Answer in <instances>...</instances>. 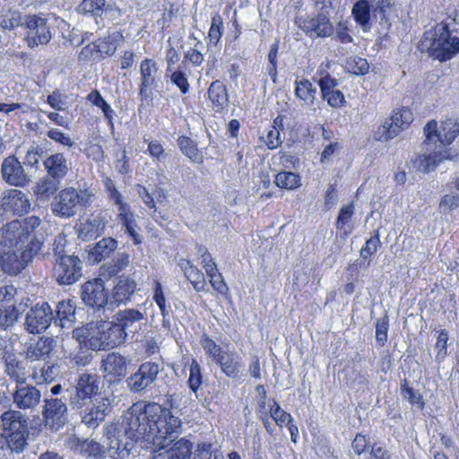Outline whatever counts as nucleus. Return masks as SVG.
<instances>
[{"instance_id":"34","label":"nucleus","mask_w":459,"mask_h":459,"mask_svg":"<svg viewBox=\"0 0 459 459\" xmlns=\"http://www.w3.org/2000/svg\"><path fill=\"white\" fill-rule=\"evenodd\" d=\"M43 247V242L38 238L35 234L30 237V239L26 241L25 244L21 245L17 247L22 261H23L26 267L32 263L34 257H36Z\"/></svg>"},{"instance_id":"42","label":"nucleus","mask_w":459,"mask_h":459,"mask_svg":"<svg viewBox=\"0 0 459 459\" xmlns=\"http://www.w3.org/2000/svg\"><path fill=\"white\" fill-rule=\"evenodd\" d=\"M29 429L2 436L6 440L8 447L15 453H22L28 446Z\"/></svg>"},{"instance_id":"60","label":"nucleus","mask_w":459,"mask_h":459,"mask_svg":"<svg viewBox=\"0 0 459 459\" xmlns=\"http://www.w3.org/2000/svg\"><path fill=\"white\" fill-rule=\"evenodd\" d=\"M59 374V368L49 362H46L40 368V376L38 377L37 373H33L35 379H39L42 382H52Z\"/></svg>"},{"instance_id":"18","label":"nucleus","mask_w":459,"mask_h":459,"mask_svg":"<svg viewBox=\"0 0 459 459\" xmlns=\"http://www.w3.org/2000/svg\"><path fill=\"white\" fill-rule=\"evenodd\" d=\"M0 359L4 364V373L15 385L23 384L28 378V370L24 361L19 359L7 347L1 350Z\"/></svg>"},{"instance_id":"61","label":"nucleus","mask_w":459,"mask_h":459,"mask_svg":"<svg viewBox=\"0 0 459 459\" xmlns=\"http://www.w3.org/2000/svg\"><path fill=\"white\" fill-rule=\"evenodd\" d=\"M381 245L378 230L366 241L365 246L360 249V256L364 259L377 253L378 247Z\"/></svg>"},{"instance_id":"1","label":"nucleus","mask_w":459,"mask_h":459,"mask_svg":"<svg viewBox=\"0 0 459 459\" xmlns=\"http://www.w3.org/2000/svg\"><path fill=\"white\" fill-rule=\"evenodd\" d=\"M180 429L181 420L169 409L156 403L138 402L123 414L121 422L107 426L105 450L97 442L91 444V449L97 454L107 453L113 459H125L140 439L167 448L178 438Z\"/></svg>"},{"instance_id":"53","label":"nucleus","mask_w":459,"mask_h":459,"mask_svg":"<svg viewBox=\"0 0 459 459\" xmlns=\"http://www.w3.org/2000/svg\"><path fill=\"white\" fill-rule=\"evenodd\" d=\"M348 71L356 75H364L368 74L369 65L367 59L360 56H351L346 61Z\"/></svg>"},{"instance_id":"5","label":"nucleus","mask_w":459,"mask_h":459,"mask_svg":"<svg viewBox=\"0 0 459 459\" xmlns=\"http://www.w3.org/2000/svg\"><path fill=\"white\" fill-rule=\"evenodd\" d=\"M423 133L425 135L423 144L425 146L434 150L443 149L449 145L458 135L459 123L454 118H447L442 121L440 127H438L436 120H430L425 125Z\"/></svg>"},{"instance_id":"59","label":"nucleus","mask_w":459,"mask_h":459,"mask_svg":"<svg viewBox=\"0 0 459 459\" xmlns=\"http://www.w3.org/2000/svg\"><path fill=\"white\" fill-rule=\"evenodd\" d=\"M389 327V319L385 314L378 318L376 323V340L380 346H384L387 341V332Z\"/></svg>"},{"instance_id":"32","label":"nucleus","mask_w":459,"mask_h":459,"mask_svg":"<svg viewBox=\"0 0 459 459\" xmlns=\"http://www.w3.org/2000/svg\"><path fill=\"white\" fill-rule=\"evenodd\" d=\"M215 362L220 366L221 371L231 378H238L240 375L243 364L233 353L224 351Z\"/></svg>"},{"instance_id":"55","label":"nucleus","mask_w":459,"mask_h":459,"mask_svg":"<svg viewBox=\"0 0 459 459\" xmlns=\"http://www.w3.org/2000/svg\"><path fill=\"white\" fill-rule=\"evenodd\" d=\"M185 276L196 291L200 292L205 290L206 281L204 275L197 267L194 265Z\"/></svg>"},{"instance_id":"22","label":"nucleus","mask_w":459,"mask_h":459,"mask_svg":"<svg viewBox=\"0 0 459 459\" xmlns=\"http://www.w3.org/2000/svg\"><path fill=\"white\" fill-rule=\"evenodd\" d=\"M297 22L299 27L310 37H328L333 31L329 19L323 13L310 19H299Z\"/></svg>"},{"instance_id":"14","label":"nucleus","mask_w":459,"mask_h":459,"mask_svg":"<svg viewBox=\"0 0 459 459\" xmlns=\"http://www.w3.org/2000/svg\"><path fill=\"white\" fill-rule=\"evenodd\" d=\"M41 392L33 385L28 384L27 381L23 384L15 385L12 392V399L17 411H27L36 409L41 402Z\"/></svg>"},{"instance_id":"56","label":"nucleus","mask_w":459,"mask_h":459,"mask_svg":"<svg viewBox=\"0 0 459 459\" xmlns=\"http://www.w3.org/2000/svg\"><path fill=\"white\" fill-rule=\"evenodd\" d=\"M130 263V256L126 253H118L108 267L109 275H116L125 270Z\"/></svg>"},{"instance_id":"25","label":"nucleus","mask_w":459,"mask_h":459,"mask_svg":"<svg viewBox=\"0 0 459 459\" xmlns=\"http://www.w3.org/2000/svg\"><path fill=\"white\" fill-rule=\"evenodd\" d=\"M56 341L52 337H40L34 342H30L24 356L27 360H46L56 347Z\"/></svg>"},{"instance_id":"47","label":"nucleus","mask_w":459,"mask_h":459,"mask_svg":"<svg viewBox=\"0 0 459 459\" xmlns=\"http://www.w3.org/2000/svg\"><path fill=\"white\" fill-rule=\"evenodd\" d=\"M89 100L97 107L100 108L104 113L105 117L108 121V125L113 128V118L115 116L114 109L110 105L102 98L99 91L92 92L88 96Z\"/></svg>"},{"instance_id":"37","label":"nucleus","mask_w":459,"mask_h":459,"mask_svg":"<svg viewBox=\"0 0 459 459\" xmlns=\"http://www.w3.org/2000/svg\"><path fill=\"white\" fill-rule=\"evenodd\" d=\"M81 13H91L93 16H101L103 13H108V12H117L120 14V11L116 8L114 9L111 5L107 4L105 0H83L78 7Z\"/></svg>"},{"instance_id":"62","label":"nucleus","mask_w":459,"mask_h":459,"mask_svg":"<svg viewBox=\"0 0 459 459\" xmlns=\"http://www.w3.org/2000/svg\"><path fill=\"white\" fill-rule=\"evenodd\" d=\"M271 417L280 427L289 425L292 421L291 415L283 411L275 401H273V406L271 408Z\"/></svg>"},{"instance_id":"31","label":"nucleus","mask_w":459,"mask_h":459,"mask_svg":"<svg viewBox=\"0 0 459 459\" xmlns=\"http://www.w3.org/2000/svg\"><path fill=\"white\" fill-rule=\"evenodd\" d=\"M117 248V239L110 237L103 238L97 242L93 248L89 252V258L93 263H100L102 260L108 258Z\"/></svg>"},{"instance_id":"36","label":"nucleus","mask_w":459,"mask_h":459,"mask_svg":"<svg viewBox=\"0 0 459 459\" xmlns=\"http://www.w3.org/2000/svg\"><path fill=\"white\" fill-rule=\"evenodd\" d=\"M295 95L303 101V105L312 108L317 93L316 88L308 80L296 81Z\"/></svg>"},{"instance_id":"64","label":"nucleus","mask_w":459,"mask_h":459,"mask_svg":"<svg viewBox=\"0 0 459 459\" xmlns=\"http://www.w3.org/2000/svg\"><path fill=\"white\" fill-rule=\"evenodd\" d=\"M202 345L206 353H208L214 361L225 351L220 345L216 344V342L209 337L204 338Z\"/></svg>"},{"instance_id":"10","label":"nucleus","mask_w":459,"mask_h":459,"mask_svg":"<svg viewBox=\"0 0 459 459\" xmlns=\"http://www.w3.org/2000/svg\"><path fill=\"white\" fill-rule=\"evenodd\" d=\"M54 318L53 309L48 303H38L27 312L24 328L31 334H39L49 327Z\"/></svg>"},{"instance_id":"54","label":"nucleus","mask_w":459,"mask_h":459,"mask_svg":"<svg viewBox=\"0 0 459 459\" xmlns=\"http://www.w3.org/2000/svg\"><path fill=\"white\" fill-rule=\"evenodd\" d=\"M223 20L219 13L212 18L211 27L208 32L210 42L217 45L223 34Z\"/></svg>"},{"instance_id":"49","label":"nucleus","mask_w":459,"mask_h":459,"mask_svg":"<svg viewBox=\"0 0 459 459\" xmlns=\"http://www.w3.org/2000/svg\"><path fill=\"white\" fill-rule=\"evenodd\" d=\"M19 317V312L14 304H10L6 307H0V328L7 329L13 326Z\"/></svg>"},{"instance_id":"12","label":"nucleus","mask_w":459,"mask_h":459,"mask_svg":"<svg viewBox=\"0 0 459 459\" xmlns=\"http://www.w3.org/2000/svg\"><path fill=\"white\" fill-rule=\"evenodd\" d=\"M26 20L25 40L28 47L33 48L39 45H47L52 38L47 20L38 15H28Z\"/></svg>"},{"instance_id":"13","label":"nucleus","mask_w":459,"mask_h":459,"mask_svg":"<svg viewBox=\"0 0 459 459\" xmlns=\"http://www.w3.org/2000/svg\"><path fill=\"white\" fill-rule=\"evenodd\" d=\"M162 370V365L158 362L146 361L142 363L137 371L127 379V385L132 392L138 393L155 382L158 374Z\"/></svg>"},{"instance_id":"43","label":"nucleus","mask_w":459,"mask_h":459,"mask_svg":"<svg viewBox=\"0 0 459 459\" xmlns=\"http://www.w3.org/2000/svg\"><path fill=\"white\" fill-rule=\"evenodd\" d=\"M274 182L280 188L294 190L301 186V178L294 172L281 171L275 176Z\"/></svg>"},{"instance_id":"7","label":"nucleus","mask_w":459,"mask_h":459,"mask_svg":"<svg viewBox=\"0 0 459 459\" xmlns=\"http://www.w3.org/2000/svg\"><path fill=\"white\" fill-rule=\"evenodd\" d=\"M87 201L86 194L74 187H66L55 196L51 203V211L56 217L70 218L75 215L79 208Z\"/></svg>"},{"instance_id":"15","label":"nucleus","mask_w":459,"mask_h":459,"mask_svg":"<svg viewBox=\"0 0 459 459\" xmlns=\"http://www.w3.org/2000/svg\"><path fill=\"white\" fill-rule=\"evenodd\" d=\"M1 175L3 180L12 186L23 187L30 181L22 163L13 155L2 161Z\"/></svg>"},{"instance_id":"41","label":"nucleus","mask_w":459,"mask_h":459,"mask_svg":"<svg viewBox=\"0 0 459 459\" xmlns=\"http://www.w3.org/2000/svg\"><path fill=\"white\" fill-rule=\"evenodd\" d=\"M352 15L364 30L369 29L370 5L368 0H359L352 7Z\"/></svg>"},{"instance_id":"24","label":"nucleus","mask_w":459,"mask_h":459,"mask_svg":"<svg viewBox=\"0 0 459 459\" xmlns=\"http://www.w3.org/2000/svg\"><path fill=\"white\" fill-rule=\"evenodd\" d=\"M0 418L1 436L29 429L28 418L21 411L7 410L2 413Z\"/></svg>"},{"instance_id":"27","label":"nucleus","mask_w":459,"mask_h":459,"mask_svg":"<svg viewBox=\"0 0 459 459\" xmlns=\"http://www.w3.org/2000/svg\"><path fill=\"white\" fill-rule=\"evenodd\" d=\"M47 175L62 180L68 172V162L63 153L57 152L47 157L43 161Z\"/></svg>"},{"instance_id":"17","label":"nucleus","mask_w":459,"mask_h":459,"mask_svg":"<svg viewBox=\"0 0 459 459\" xmlns=\"http://www.w3.org/2000/svg\"><path fill=\"white\" fill-rule=\"evenodd\" d=\"M88 406L82 417V421L89 428L98 427L111 411V403L108 397H95L89 400Z\"/></svg>"},{"instance_id":"57","label":"nucleus","mask_w":459,"mask_h":459,"mask_svg":"<svg viewBox=\"0 0 459 459\" xmlns=\"http://www.w3.org/2000/svg\"><path fill=\"white\" fill-rule=\"evenodd\" d=\"M79 61L87 62V61H94L99 62L101 60L100 54L99 52V48L97 45V41L92 42L85 46L82 48L79 56Z\"/></svg>"},{"instance_id":"29","label":"nucleus","mask_w":459,"mask_h":459,"mask_svg":"<svg viewBox=\"0 0 459 459\" xmlns=\"http://www.w3.org/2000/svg\"><path fill=\"white\" fill-rule=\"evenodd\" d=\"M426 149L427 152L429 151L430 152L420 155L418 159V169L423 172L434 170L438 163L444 160L449 159L447 150L438 149V151H437L429 149V146H426Z\"/></svg>"},{"instance_id":"30","label":"nucleus","mask_w":459,"mask_h":459,"mask_svg":"<svg viewBox=\"0 0 459 459\" xmlns=\"http://www.w3.org/2000/svg\"><path fill=\"white\" fill-rule=\"evenodd\" d=\"M106 221L100 216H91L84 223L81 225L79 230V237L89 241L100 236L105 230Z\"/></svg>"},{"instance_id":"23","label":"nucleus","mask_w":459,"mask_h":459,"mask_svg":"<svg viewBox=\"0 0 459 459\" xmlns=\"http://www.w3.org/2000/svg\"><path fill=\"white\" fill-rule=\"evenodd\" d=\"M130 359L119 352L108 353L101 361V368L111 379H121L127 372Z\"/></svg>"},{"instance_id":"40","label":"nucleus","mask_w":459,"mask_h":459,"mask_svg":"<svg viewBox=\"0 0 459 459\" xmlns=\"http://www.w3.org/2000/svg\"><path fill=\"white\" fill-rule=\"evenodd\" d=\"M167 447L169 459H190L192 444L187 439H175Z\"/></svg>"},{"instance_id":"50","label":"nucleus","mask_w":459,"mask_h":459,"mask_svg":"<svg viewBox=\"0 0 459 459\" xmlns=\"http://www.w3.org/2000/svg\"><path fill=\"white\" fill-rule=\"evenodd\" d=\"M66 238L65 236L58 234L52 244L51 251L43 255L44 257L50 258L52 262L57 260L59 257H68L69 255L65 254Z\"/></svg>"},{"instance_id":"20","label":"nucleus","mask_w":459,"mask_h":459,"mask_svg":"<svg viewBox=\"0 0 459 459\" xmlns=\"http://www.w3.org/2000/svg\"><path fill=\"white\" fill-rule=\"evenodd\" d=\"M30 201L26 194L18 189H10L4 193L2 207L15 215H23L30 210Z\"/></svg>"},{"instance_id":"2","label":"nucleus","mask_w":459,"mask_h":459,"mask_svg":"<svg viewBox=\"0 0 459 459\" xmlns=\"http://www.w3.org/2000/svg\"><path fill=\"white\" fill-rule=\"evenodd\" d=\"M419 49L440 62H446L459 53V38L453 36L448 24L440 22L423 34Z\"/></svg>"},{"instance_id":"33","label":"nucleus","mask_w":459,"mask_h":459,"mask_svg":"<svg viewBox=\"0 0 459 459\" xmlns=\"http://www.w3.org/2000/svg\"><path fill=\"white\" fill-rule=\"evenodd\" d=\"M54 323L61 328H69L75 320V308L71 300H61L56 307Z\"/></svg>"},{"instance_id":"39","label":"nucleus","mask_w":459,"mask_h":459,"mask_svg":"<svg viewBox=\"0 0 459 459\" xmlns=\"http://www.w3.org/2000/svg\"><path fill=\"white\" fill-rule=\"evenodd\" d=\"M60 185L61 180L46 175L37 183L35 194L41 199L48 198L57 191Z\"/></svg>"},{"instance_id":"21","label":"nucleus","mask_w":459,"mask_h":459,"mask_svg":"<svg viewBox=\"0 0 459 459\" xmlns=\"http://www.w3.org/2000/svg\"><path fill=\"white\" fill-rule=\"evenodd\" d=\"M157 73L158 67L154 60L145 58L141 62V84L139 97L142 100L150 98L152 94V89L157 86Z\"/></svg>"},{"instance_id":"26","label":"nucleus","mask_w":459,"mask_h":459,"mask_svg":"<svg viewBox=\"0 0 459 459\" xmlns=\"http://www.w3.org/2000/svg\"><path fill=\"white\" fill-rule=\"evenodd\" d=\"M135 290L136 283L134 280L128 278L120 279L113 288L112 296L109 299V305L118 307L121 304H126L131 300V297Z\"/></svg>"},{"instance_id":"4","label":"nucleus","mask_w":459,"mask_h":459,"mask_svg":"<svg viewBox=\"0 0 459 459\" xmlns=\"http://www.w3.org/2000/svg\"><path fill=\"white\" fill-rule=\"evenodd\" d=\"M126 333L117 323L101 321L91 328V335L88 344L91 351L113 349L124 343Z\"/></svg>"},{"instance_id":"51","label":"nucleus","mask_w":459,"mask_h":459,"mask_svg":"<svg viewBox=\"0 0 459 459\" xmlns=\"http://www.w3.org/2000/svg\"><path fill=\"white\" fill-rule=\"evenodd\" d=\"M401 389L403 398L407 399L411 404L416 405L420 410L424 408L425 403L422 395L412 387L409 386L407 379L402 381Z\"/></svg>"},{"instance_id":"6","label":"nucleus","mask_w":459,"mask_h":459,"mask_svg":"<svg viewBox=\"0 0 459 459\" xmlns=\"http://www.w3.org/2000/svg\"><path fill=\"white\" fill-rule=\"evenodd\" d=\"M101 377L94 372H83L75 381L74 392L70 396V405L73 409H82L88 405L89 400L100 395Z\"/></svg>"},{"instance_id":"46","label":"nucleus","mask_w":459,"mask_h":459,"mask_svg":"<svg viewBox=\"0 0 459 459\" xmlns=\"http://www.w3.org/2000/svg\"><path fill=\"white\" fill-rule=\"evenodd\" d=\"M354 214V205L350 204L341 208L337 221V229L343 230L345 234H350L352 230V227L349 224L351 217Z\"/></svg>"},{"instance_id":"38","label":"nucleus","mask_w":459,"mask_h":459,"mask_svg":"<svg viewBox=\"0 0 459 459\" xmlns=\"http://www.w3.org/2000/svg\"><path fill=\"white\" fill-rule=\"evenodd\" d=\"M122 40L123 36L119 32H114L103 39L96 40L101 59H103L105 56H113Z\"/></svg>"},{"instance_id":"58","label":"nucleus","mask_w":459,"mask_h":459,"mask_svg":"<svg viewBox=\"0 0 459 459\" xmlns=\"http://www.w3.org/2000/svg\"><path fill=\"white\" fill-rule=\"evenodd\" d=\"M119 222L125 228L126 233H127L133 238L135 245H138L142 242L143 237L137 231L139 227L134 219V215L119 221Z\"/></svg>"},{"instance_id":"35","label":"nucleus","mask_w":459,"mask_h":459,"mask_svg":"<svg viewBox=\"0 0 459 459\" xmlns=\"http://www.w3.org/2000/svg\"><path fill=\"white\" fill-rule=\"evenodd\" d=\"M208 97L216 111L222 109L229 102L226 86L220 81L212 82L208 90Z\"/></svg>"},{"instance_id":"52","label":"nucleus","mask_w":459,"mask_h":459,"mask_svg":"<svg viewBox=\"0 0 459 459\" xmlns=\"http://www.w3.org/2000/svg\"><path fill=\"white\" fill-rule=\"evenodd\" d=\"M188 386L195 394L197 397V391L203 383V375L201 373V367L195 359L192 360L189 368Z\"/></svg>"},{"instance_id":"44","label":"nucleus","mask_w":459,"mask_h":459,"mask_svg":"<svg viewBox=\"0 0 459 459\" xmlns=\"http://www.w3.org/2000/svg\"><path fill=\"white\" fill-rule=\"evenodd\" d=\"M374 16H380V24L388 29L391 26L390 15L393 11V3L391 0H379L376 5L372 6Z\"/></svg>"},{"instance_id":"3","label":"nucleus","mask_w":459,"mask_h":459,"mask_svg":"<svg viewBox=\"0 0 459 459\" xmlns=\"http://www.w3.org/2000/svg\"><path fill=\"white\" fill-rule=\"evenodd\" d=\"M41 220L30 216L23 220H13L0 228V245L18 247L30 239L34 230L40 225Z\"/></svg>"},{"instance_id":"28","label":"nucleus","mask_w":459,"mask_h":459,"mask_svg":"<svg viewBox=\"0 0 459 459\" xmlns=\"http://www.w3.org/2000/svg\"><path fill=\"white\" fill-rule=\"evenodd\" d=\"M144 316L142 312L136 309H125L119 311L117 315L118 323L117 325H121L124 333H136L140 329V323L143 320Z\"/></svg>"},{"instance_id":"8","label":"nucleus","mask_w":459,"mask_h":459,"mask_svg":"<svg viewBox=\"0 0 459 459\" xmlns=\"http://www.w3.org/2000/svg\"><path fill=\"white\" fill-rule=\"evenodd\" d=\"M412 121L413 114L410 109L402 108L394 111L392 117L377 128L375 138L381 142L393 139L402 131L407 129Z\"/></svg>"},{"instance_id":"45","label":"nucleus","mask_w":459,"mask_h":459,"mask_svg":"<svg viewBox=\"0 0 459 459\" xmlns=\"http://www.w3.org/2000/svg\"><path fill=\"white\" fill-rule=\"evenodd\" d=\"M28 15H22L19 12H10L0 20V27L3 30H14L18 27H23L26 23Z\"/></svg>"},{"instance_id":"11","label":"nucleus","mask_w":459,"mask_h":459,"mask_svg":"<svg viewBox=\"0 0 459 459\" xmlns=\"http://www.w3.org/2000/svg\"><path fill=\"white\" fill-rule=\"evenodd\" d=\"M42 416L45 427L60 429L67 421V405L61 398H45Z\"/></svg>"},{"instance_id":"16","label":"nucleus","mask_w":459,"mask_h":459,"mask_svg":"<svg viewBox=\"0 0 459 459\" xmlns=\"http://www.w3.org/2000/svg\"><path fill=\"white\" fill-rule=\"evenodd\" d=\"M81 298L85 305L92 308L100 309L109 304L108 292L101 279H94L82 284Z\"/></svg>"},{"instance_id":"9","label":"nucleus","mask_w":459,"mask_h":459,"mask_svg":"<svg viewBox=\"0 0 459 459\" xmlns=\"http://www.w3.org/2000/svg\"><path fill=\"white\" fill-rule=\"evenodd\" d=\"M82 262L77 255L53 261V276L60 285H72L82 276Z\"/></svg>"},{"instance_id":"63","label":"nucleus","mask_w":459,"mask_h":459,"mask_svg":"<svg viewBox=\"0 0 459 459\" xmlns=\"http://www.w3.org/2000/svg\"><path fill=\"white\" fill-rule=\"evenodd\" d=\"M447 332L445 330L440 331L435 345V349L437 350L436 360L438 362L443 361L447 354Z\"/></svg>"},{"instance_id":"19","label":"nucleus","mask_w":459,"mask_h":459,"mask_svg":"<svg viewBox=\"0 0 459 459\" xmlns=\"http://www.w3.org/2000/svg\"><path fill=\"white\" fill-rule=\"evenodd\" d=\"M26 268L18 249L0 245V270L9 275L17 276Z\"/></svg>"},{"instance_id":"48","label":"nucleus","mask_w":459,"mask_h":459,"mask_svg":"<svg viewBox=\"0 0 459 459\" xmlns=\"http://www.w3.org/2000/svg\"><path fill=\"white\" fill-rule=\"evenodd\" d=\"M178 143L181 152L191 160L195 162L202 160L196 144L189 137L180 136Z\"/></svg>"}]
</instances>
